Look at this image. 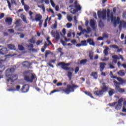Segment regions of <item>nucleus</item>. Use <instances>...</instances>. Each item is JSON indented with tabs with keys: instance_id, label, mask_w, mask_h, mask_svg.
Segmentation results:
<instances>
[{
	"instance_id": "50",
	"label": "nucleus",
	"mask_w": 126,
	"mask_h": 126,
	"mask_svg": "<svg viewBox=\"0 0 126 126\" xmlns=\"http://www.w3.org/2000/svg\"><path fill=\"white\" fill-rule=\"evenodd\" d=\"M8 70L10 71V72H11L12 74L13 73V72L15 71V69L14 68H10L9 69H7Z\"/></svg>"
},
{
	"instance_id": "20",
	"label": "nucleus",
	"mask_w": 126,
	"mask_h": 126,
	"mask_svg": "<svg viewBox=\"0 0 126 126\" xmlns=\"http://www.w3.org/2000/svg\"><path fill=\"white\" fill-rule=\"evenodd\" d=\"M117 74L119 76H125L126 73H125V70H120L117 72Z\"/></svg>"
},
{
	"instance_id": "29",
	"label": "nucleus",
	"mask_w": 126,
	"mask_h": 126,
	"mask_svg": "<svg viewBox=\"0 0 126 126\" xmlns=\"http://www.w3.org/2000/svg\"><path fill=\"white\" fill-rule=\"evenodd\" d=\"M88 62L87 59H83L80 61V64H85Z\"/></svg>"
},
{
	"instance_id": "4",
	"label": "nucleus",
	"mask_w": 126,
	"mask_h": 126,
	"mask_svg": "<svg viewBox=\"0 0 126 126\" xmlns=\"http://www.w3.org/2000/svg\"><path fill=\"white\" fill-rule=\"evenodd\" d=\"M78 87H79V86L72 84V85H67V88L65 89H63V88H61L60 89H61L63 92L66 93V94H69L70 92H73L74 89H76V88H78Z\"/></svg>"
},
{
	"instance_id": "10",
	"label": "nucleus",
	"mask_w": 126,
	"mask_h": 126,
	"mask_svg": "<svg viewBox=\"0 0 126 126\" xmlns=\"http://www.w3.org/2000/svg\"><path fill=\"white\" fill-rule=\"evenodd\" d=\"M106 65H107V64L105 63L101 62L99 63V70L100 72H102L104 70L105 67H106Z\"/></svg>"
},
{
	"instance_id": "27",
	"label": "nucleus",
	"mask_w": 126,
	"mask_h": 126,
	"mask_svg": "<svg viewBox=\"0 0 126 126\" xmlns=\"http://www.w3.org/2000/svg\"><path fill=\"white\" fill-rule=\"evenodd\" d=\"M85 94H86V95H87L88 96H90V97H91V98H92V99H94V97L92 96V94H91V93H90V92H84Z\"/></svg>"
},
{
	"instance_id": "9",
	"label": "nucleus",
	"mask_w": 126,
	"mask_h": 126,
	"mask_svg": "<svg viewBox=\"0 0 126 126\" xmlns=\"http://www.w3.org/2000/svg\"><path fill=\"white\" fill-rule=\"evenodd\" d=\"M29 85L26 84L23 86L22 88L21 89V91L22 92V93H27L28 91H29Z\"/></svg>"
},
{
	"instance_id": "37",
	"label": "nucleus",
	"mask_w": 126,
	"mask_h": 126,
	"mask_svg": "<svg viewBox=\"0 0 126 126\" xmlns=\"http://www.w3.org/2000/svg\"><path fill=\"white\" fill-rule=\"evenodd\" d=\"M18 49L19 50V51H24V50H25V48H24L23 46H22L21 45H18Z\"/></svg>"
},
{
	"instance_id": "58",
	"label": "nucleus",
	"mask_w": 126,
	"mask_h": 126,
	"mask_svg": "<svg viewBox=\"0 0 126 126\" xmlns=\"http://www.w3.org/2000/svg\"><path fill=\"white\" fill-rule=\"evenodd\" d=\"M41 43H43L42 40H37L36 44L37 46H39V45H40Z\"/></svg>"
},
{
	"instance_id": "36",
	"label": "nucleus",
	"mask_w": 126,
	"mask_h": 126,
	"mask_svg": "<svg viewBox=\"0 0 126 126\" xmlns=\"http://www.w3.org/2000/svg\"><path fill=\"white\" fill-rule=\"evenodd\" d=\"M51 52L49 50H47L45 52V59H47V58H48V56H49V55H50Z\"/></svg>"
},
{
	"instance_id": "51",
	"label": "nucleus",
	"mask_w": 126,
	"mask_h": 126,
	"mask_svg": "<svg viewBox=\"0 0 126 126\" xmlns=\"http://www.w3.org/2000/svg\"><path fill=\"white\" fill-rule=\"evenodd\" d=\"M46 40H47V43H49L50 45H53V43H52V42L50 40V37H47Z\"/></svg>"
},
{
	"instance_id": "59",
	"label": "nucleus",
	"mask_w": 126,
	"mask_h": 126,
	"mask_svg": "<svg viewBox=\"0 0 126 126\" xmlns=\"http://www.w3.org/2000/svg\"><path fill=\"white\" fill-rule=\"evenodd\" d=\"M57 16L58 17V20H61L62 19V17H63V16H62V14L59 13L57 14Z\"/></svg>"
},
{
	"instance_id": "35",
	"label": "nucleus",
	"mask_w": 126,
	"mask_h": 126,
	"mask_svg": "<svg viewBox=\"0 0 126 126\" xmlns=\"http://www.w3.org/2000/svg\"><path fill=\"white\" fill-rule=\"evenodd\" d=\"M102 37L104 38H106V39H108L109 38V34L104 32L102 34Z\"/></svg>"
},
{
	"instance_id": "8",
	"label": "nucleus",
	"mask_w": 126,
	"mask_h": 126,
	"mask_svg": "<svg viewBox=\"0 0 126 126\" xmlns=\"http://www.w3.org/2000/svg\"><path fill=\"white\" fill-rule=\"evenodd\" d=\"M51 34L54 38H55L57 41L60 40L61 36H60V33L58 31H56V32L52 31Z\"/></svg>"
},
{
	"instance_id": "26",
	"label": "nucleus",
	"mask_w": 126,
	"mask_h": 126,
	"mask_svg": "<svg viewBox=\"0 0 126 126\" xmlns=\"http://www.w3.org/2000/svg\"><path fill=\"white\" fill-rule=\"evenodd\" d=\"M51 63H56V60H51L50 62H49V63H47V65H49L51 67H52V68H54V65L52 64Z\"/></svg>"
},
{
	"instance_id": "45",
	"label": "nucleus",
	"mask_w": 126,
	"mask_h": 126,
	"mask_svg": "<svg viewBox=\"0 0 126 126\" xmlns=\"http://www.w3.org/2000/svg\"><path fill=\"white\" fill-rule=\"evenodd\" d=\"M38 7L42 8L43 11H45V5L44 4H42L41 5H38Z\"/></svg>"
},
{
	"instance_id": "24",
	"label": "nucleus",
	"mask_w": 126,
	"mask_h": 126,
	"mask_svg": "<svg viewBox=\"0 0 126 126\" xmlns=\"http://www.w3.org/2000/svg\"><path fill=\"white\" fill-rule=\"evenodd\" d=\"M110 91L108 92L109 96H112L114 94H115V90L112 88H110Z\"/></svg>"
},
{
	"instance_id": "61",
	"label": "nucleus",
	"mask_w": 126,
	"mask_h": 126,
	"mask_svg": "<svg viewBox=\"0 0 126 126\" xmlns=\"http://www.w3.org/2000/svg\"><path fill=\"white\" fill-rule=\"evenodd\" d=\"M7 82H9V81H10L11 82H13V79H12V78H8L7 79Z\"/></svg>"
},
{
	"instance_id": "19",
	"label": "nucleus",
	"mask_w": 126,
	"mask_h": 126,
	"mask_svg": "<svg viewBox=\"0 0 126 126\" xmlns=\"http://www.w3.org/2000/svg\"><path fill=\"white\" fill-rule=\"evenodd\" d=\"M91 76H93L94 79H97L98 78V73L97 72H92L90 74Z\"/></svg>"
},
{
	"instance_id": "48",
	"label": "nucleus",
	"mask_w": 126,
	"mask_h": 126,
	"mask_svg": "<svg viewBox=\"0 0 126 126\" xmlns=\"http://www.w3.org/2000/svg\"><path fill=\"white\" fill-rule=\"evenodd\" d=\"M56 92H60V91L59 90H54L51 92L50 95H52V94H54V93H56Z\"/></svg>"
},
{
	"instance_id": "23",
	"label": "nucleus",
	"mask_w": 126,
	"mask_h": 126,
	"mask_svg": "<svg viewBox=\"0 0 126 126\" xmlns=\"http://www.w3.org/2000/svg\"><path fill=\"white\" fill-rule=\"evenodd\" d=\"M23 66H25L26 67L29 68V67H30V63L28 61H25L23 62Z\"/></svg>"
},
{
	"instance_id": "3",
	"label": "nucleus",
	"mask_w": 126,
	"mask_h": 126,
	"mask_svg": "<svg viewBox=\"0 0 126 126\" xmlns=\"http://www.w3.org/2000/svg\"><path fill=\"white\" fill-rule=\"evenodd\" d=\"M69 7H73L71 8L70 9V12L72 13V14H75V13H77L78 11H80V10H81V6H80L78 3V1L77 0H75L73 5H70Z\"/></svg>"
},
{
	"instance_id": "12",
	"label": "nucleus",
	"mask_w": 126,
	"mask_h": 126,
	"mask_svg": "<svg viewBox=\"0 0 126 126\" xmlns=\"http://www.w3.org/2000/svg\"><path fill=\"white\" fill-rule=\"evenodd\" d=\"M12 20L13 19L11 18H6L5 22L6 25H8V26H10V25H11V24H12Z\"/></svg>"
},
{
	"instance_id": "55",
	"label": "nucleus",
	"mask_w": 126,
	"mask_h": 126,
	"mask_svg": "<svg viewBox=\"0 0 126 126\" xmlns=\"http://www.w3.org/2000/svg\"><path fill=\"white\" fill-rule=\"evenodd\" d=\"M50 3L53 7H55V6H56V4H55V2H54L53 0H50Z\"/></svg>"
},
{
	"instance_id": "52",
	"label": "nucleus",
	"mask_w": 126,
	"mask_h": 126,
	"mask_svg": "<svg viewBox=\"0 0 126 126\" xmlns=\"http://www.w3.org/2000/svg\"><path fill=\"white\" fill-rule=\"evenodd\" d=\"M79 71V67L76 66L75 68V74H76Z\"/></svg>"
},
{
	"instance_id": "30",
	"label": "nucleus",
	"mask_w": 126,
	"mask_h": 126,
	"mask_svg": "<svg viewBox=\"0 0 126 126\" xmlns=\"http://www.w3.org/2000/svg\"><path fill=\"white\" fill-rule=\"evenodd\" d=\"M94 53L91 52H89V58H90V61H93V55H94Z\"/></svg>"
},
{
	"instance_id": "62",
	"label": "nucleus",
	"mask_w": 126,
	"mask_h": 126,
	"mask_svg": "<svg viewBox=\"0 0 126 126\" xmlns=\"http://www.w3.org/2000/svg\"><path fill=\"white\" fill-rule=\"evenodd\" d=\"M30 70H27V71H25L24 72H23V74L25 75V74H27L28 73H29L30 72Z\"/></svg>"
},
{
	"instance_id": "47",
	"label": "nucleus",
	"mask_w": 126,
	"mask_h": 126,
	"mask_svg": "<svg viewBox=\"0 0 126 126\" xmlns=\"http://www.w3.org/2000/svg\"><path fill=\"white\" fill-rule=\"evenodd\" d=\"M67 19L68 21H69V22H71V21H72V17L70 16H68L67 17Z\"/></svg>"
},
{
	"instance_id": "28",
	"label": "nucleus",
	"mask_w": 126,
	"mask_h": 126,
	"mask_svg": "<svg viewBox=\"0 0 126 126\" xmlns=\"http://www.w3.org/2000/svg\"><path fill=\"white\" fill-rule=\"evenodd\" d=\"M109 50V47H106L105 49L103 51V54L105 55V56H108L109 52L108 50Z\"/></svg>"
},
{
	"instance_id": "14",
	"label": "nucleus",
	"mask_w": 126,
	"mask_h": 126,
	"mask_svg": "<svg viewBox=\"0 0 126 126\" xmlns=\"http://www.w3.org/2000/svg\"><path fill=\"white\" fill-rule=\"evenodd\" d=\"M115 90H117L119 93H124L125 92V89L121 88L119 86H116Z\"/></svg>"
},
{
	"instance_id": "31",
	"label": "nucleus",
	"mask_w": 126,
	"mask_h": 126,
	"mask_svg": "<svg viewBox=\"0 0 126 126\" xmlns=\"http://www.w3.org/2000/svg\"><path fill=\"white\" fill-rule=\"evenodd\" d=\"M122 107H123V105H122L121 104H119L118 103L115 107V109L116 110L119 111V110H121V109H122Z\"/></svg>"
},
{
	"instance_id": "21",
	"label": "nucleus",
	"mask_w": 126,
	"mask_h": 126,
	"mask_svg": "<svg viewBox=\"0 0 126 126\" xmlns=\"http://www.w3.org/2000/svg\"><path fill=\"white\" fill-rule=\"evenodd\" d=\"M87 43H89L91 46H95V42L91 38H88L87 40Z\"/></svg>"
},
{
	"instance_id": "43",
	"label": "nucleus",
	"mask_w": 126,
	"mask_h": 126,
	"mask_svg": "<svg viewBox=\"0 0 126 126\" xmlns=\"http://www.w3.org/2000/svg\"><path fill=\"white\" fill-rule=\"evenodd\" d=\"M29 42H30V43H32V44H35V43H36L34 40V37H32V38L29 40Z\"/></svg>"
},
{
	"instance_id": "33",
	"label": "nucleus",
	"mask_w": 126,
	"mask_h": 126,
	"mask_svg": "<svg viewBox=\"0 0 126 126\" xmlns=\"http://www.w3.org/2000/svg\"><path fill=\"white\" fill-rule=\"evenodd\" d=\"M110 48H111V49H116L117 50V49H119V46H118L117 45L114 44L110 45Z\"/></svg>"
},
{
	"instance_id": "44",
	"label": "nucleus",
	"mask_w": 126,
	"mask_h": 126,
	"mask_svg": "<svg viewBox=\"0 0 126 126\" xmlns=\"http://www.w3.org/2000/svg\"><path fill=\"white\" fill-rule=\"evenodd\" d=\"M124 101V100L123 99V98H121L120 99H119L118 101V104H120V105H123V104L122 103H123V101Z\"/></svg>"
},
{
	"instance_id": "18",
	"label": "nucleus",
	"mask_w": 126,
	"mask_h": 126,
	"mask_svg": "<svg viewBox=\"0 0 126 126\" xmlns=\"http://www.w3.org/2000/svg\"><path fill=\"white\" fill-rule=\"evenodd\" d=\"M7 49L6 48H3L1 49H0V54L1 55H5V54H7Z\"/></svg>"
},
{
	"instance_id": "38",
	"label": "nucleus",
	"mask_w": 126,
	"mask_h": 126,
	"mask_svg": "<svg viewBox=\"0 0 126 126\" xmlns=\"http://www.w3.org/2000/svg\"><path fill=\"white\" fill-rule=\"evenodd\" d=\"M99 27H100V28H103V27H104V23H103V22H102L101 20H100L99 21Z\"/></svg>"
},
{
	"instance_id": "13",
	"label": "nucleus",
	"mask_w": 126,
	"mask_h": 126,
	"mask_svg": "<svg viewBox=\"0 0 126 126\" xmlns=\"http://www.w3.org/2000/svg\"><path fill=\"white\" fill-rule=\"evenodd\" d=\"M94 94L96 95V96H102L104 94L103 91L102 90L99 91H95L94 92Z\"/></svg>"
},
{
	"instance_id": "54",
	"label": "nucleus",
	"mask_w": 126,
	"mask_h": 126,
	"mask_svg": "<svg viewBox=\"0 0 126 126\" xmlns=\"http://www.w3.org/2000/svg\"><path fill=\"white\" fill-rule=\"evenodd\" d=\"M8 32H9L10 34H13V33H14V30L13 29H8L7 30Z\"/></svg>"
},
{
	"instance_id": "60",
	"label": "nucleus",
	"mask_w": 126,
	"mask_h": 126,
	"mask_svg": "<svg viewBox=\"0 0 126 126\" xmlns=\"http://www.w3.org/2000/svg\"><path fill=\"white\" fill-rule=\"evenodd\" d=\"M48 20V18H47L44 22V28H46V27H47V26L48 25V24L47 23V20Z\"/></svg>"
},
{
	"instance_id": "39",
	"label": "nucleus",
	"mask_w": 126,
	"mask_h": 126,
	"mask_svg": "<svg viewBox=\"0 0 126 126\" xmlns=\"http://www.w3.org/2000/svg\"><path fill=\"white\" fill-rule=\"evenodd\" d=\"M108 65L109 66V68L111 69H114V68H115V66H114L115 65V64H113V63H108Z\"/></svg>"
},
{
	"instance_id": "11",
	"label": "nucleus",
	"mask_w": 126,
	"mask_h": 126,
	"mask_svg": "<svg viewBox=\"0 0 126 126\" xmlns=\"http://www.w3.org/2000/svg\"><path fill=\"white\" fill-rule=\"evenodd\" d=\"M112 59H113L112 62L111 63L113 64H117V60H120V58L117 55H114L112 56Z\"/></svg>"
},
{
	"instance_id": "64",
	"label": "nucleus",
	"mask_w": 126,
	"mask_h": 126,
	"mask_svg": "<svg viewBox=\"0 0 126 126\" xmlns=\"http://www.w3.org/2000/svg\"><path fill=\"white\" fill-rule=\"evenodd\" d=\"M60 42H61V43H62V45H63V46H65V42H64V41L61 39L60 40Z\"/></svg>"
},
{
	"instance_id": "22",
	"label": "nucleus",
	"mask_w": 126,
	"mask_h": 126,
	"mask_svg": "<svg viewBox=\"0 0 126 126\" xmlns=\"http://www.w3.org/2000/svg\"><path fill=\"white\" fill-rule=\"evenodd\" d=\"M21 22V20L19 19L17 20L16 22H15V24L16 26H15V28H17V27H19V26H21V24H20V22Z\"/></svg>"
},
{
	"instance_id": "15",
	"label": "nucleus",
	"mask_w": 126,
	"mask_h": 126,
	"mask_svg": "<svg viewBox=\"0 0 126 126\" xmlns=\"http://www.w3.org/2000/svg\"><path fill=\"white\" fill-rule=\"evenodd\" d=\"M5 69V66L2 64V63L0 62V75H1L3 71Z\"/></svg>"
},
{
	"instance_id": "7",
	"label": "nucleus",
	"mask_w": 126,
	"mask_h": 126,
	"mask_svg": "<svg viewBox=\"0 0 126 126\" xmlns=\"http://www.w3.org/2000/svg\"><path fill=\"white\" fill-rule=\"evenodd\" d=\"M25 80L28 82H33V81L36 78V75L32 74L31 78L27 75H24Z\"/></svg>"
},
{
	"instance_id": "2",
	"label": "nucleus",
	"mask_w": 126,
	"mask_h": 126,
	"mask_svg": "<svg viewBox=\"0 0 126 126\" xmlns=\"http://www.w3.org/2000/svg\"><path fill=\"white\" fill-rule=\"evenodd\" d=\"M29 14L30 16V17L32 21H36V22H39L38 25L39 27H42V25H43V22H44V20H42L43 18V16L40 14H37L35 15V19H34V16H33V14H34V13L32 12L31 11H29Z\"/></svg>"
},
{
	"instance_id": "17",
	"label": "nucleus",
	"mask_w": 126,
	"mask_h": 126,
	"mask_svg": "<svg viewBox=\"0 0 126 126\" xmlns=\"http://www.w3.org/2000/svg\"><path fill=\"white\" fill-rule=\"evenodd\" d=\"M90 25L93 29L95 30V20L91 19L90 21Z\"/></svg>"
},
{
	"instance_id": "53",
	"label": "nucleus",
	"mask_w": 126,
	"mask_h": 126,
	"mask_svg": "<svg viewBox=\"0 0 126 126\" xmlns=\"http://www.w3.org/2000/svg\"><path fill=\"white\" fill-rule=\"evenodd\" d=\"M117 103V102L110 103H109V106H110L111 107H114Z\"/></svg>"
},
{
	"instance_id": "56",
	"label": "nucleus",
	"mask_w": 126,
	"mask_h": 126,
	"mask_svg": "<svg viewBox=\"0 0 126 126\" xmlns=\"http://www.w3.org/2000/svg\"><path fill=\"white\" fill-rule=\"evenodd\" d=\"M8 48L9 49H11V50H12V49H14L15 46H14V45H13L12 44H9L8 45Z\"/></svg>"
},
{
	"instance_id": "57",
	"label": "nucleus",
	"mask_w": 126,
	"mask_h": 126,
	"mask_svg": "<svg viewBox=\"0 0 126 126\" xmlns=\"http://www.w3.org/2000/svg\"><path fill=\"white\" fill-rule=\"evenodd\" d=\"M27 47L28 49H29L30 48H34V46L32 44H30L29 45H28L27 46Z\"/></svg>"
},
{
	"instance_id": "63",
	"label": "nucleus",
	"mask_w": 126,
	"mask_h": 126,
	"mask_svg": "<svg viewBox=\"0 0 126 126\" xmlns=\"http://www.w3.org/2000/svg\"><path fill=\"white\" fill-rule=\"evenodd\" d=\"M17 31H20V32H23V28H19L17 29Z\"/></svg>"
},
{
	"instance_id": "5",
	"label": "nucleus",
	"mask_w": 126,
	"mask_h": 126,
	"mask_svg": "<svg viewBox=\"0 0 126 126\" xmlns=\"http://www.w3.org/2000/svg\"><path fill=\"white\" fill-rule=\"evenodd\" d=\"M57 65L58 66H61V68L64 69V70H69L70 71H73L74 69L73 67H68L70 65V63H65L64 62H60L58 63Z\"/></svg>"
},
{
	"instance_id": "32",
	"label": "nucleus",
	"mask_w": 126,
	"mask_h": 126,
	"mask_svg": "<svg viewBox=\"0 0 126 126\" xmlns=\"http://www.w3.org/2000/svg\"><path fill=\"white\" fill-rule=\"evenodd\" d=\"M67 75L69 80H71V76H72V72H71L70 71H68Z\"/></svg>"
},
{
	"instance_id": "41",
	"label": "nucleus",
	"mask_w": 126,
	"mask_h": 126,
	"mask_svg": "<svg viewBox=\"0 0 126 126\" xmlns=\"http://www.w3.org/2000/svg\"><path fill=\"white\" fill-rule=\"evenodd\" d=\"M24 5V9L26 10V11H28L29 9H30V7L26 4Z\"/></svg>"
},
{
	"instance_id": "1",
	"label": "nucleus",
	"mask_w": 126,
	"mask_h": 126,
	"mask_svg": "<svg viewBox=\"0 0 126 126\" xmlns=\"http://www.w3.org/2000/svg\"><path fill=\"white\" fill-rule=\"evenodd\" d=\"M106 14L108 18H110V17L111 22H113L114 27H117V25L120 24L119 26V29L120 30H122V28H123V27L126 28V22L124 21H120L121 18H120V17H117V19H116V17H114V13H113V12H111V10H110V9H107Z\"/></svg>"
},
{
	"instance_id": "49",
	"label": "nucleus",
	"mask_w": 126,
	"mask_h": 126,
	"mask_svg": "<svg viewBox=\"0 0 126 126\" xmlns=\"http://www.w3.org/2000/svg\"><path fill=\"white\" fill-rule=\"evenodd\" d=\"M71 43H72V44H73V45H76V44H77V42L76 41V40L75 39H73L72 40H71Z\"/></svg>"
},
{
	"instance_id": "34",
	"label": "nucleus",
	"mask_w": 126,
	"mask_h": 126,
	"mask_svg": "<svg viewBox=\"0 0 126 126\" xmlns=\"http://www.w3.org/2000/svg\"><path fill=\"white\" fill-rule=\"evenodd\" d=\"M21 17L24 22H26V23H27V20H26V16H25V15H21Z\"/></svg>"
},
{
	"instance_id": "25",
	"label": "nucleus",
	"mask_w": 126,
	"mask_h": 126,
	"mask_svg": "<svg viewBox=\"0 0 126 126\" xmlns=\"http://www.w3.org/2000/svg\"><path fill=\"white\" fill-rule=\"evenodd\" d=\"M5 74L7 77H8V76H11V75H12V73L9 71V70L7 69L5 72Z\"/></svg>"
},
{
	"instance_id": "42",
	"label": "nucleus",
	"mask_w": 126,
	"mask_h": 126,
	"mask_svg": "<svg viewBox=\"0 0 126 126\" xmlns=\"http://www.w3.org/2000/svg\"><path fill=\"white\" fill-rule=\"evenodd\" d=\"M83 31L86 32L87 33H90V32H91V29L90 28V27H88L87 28V31L85 29L83 30Z\"/></svg>"
},
{
	"instance_id": "46",
	"label": "nucleus",
	"mask_w": 126,
	"mask_h": 126,
	"mask_svg": "<svg viewBox=\"0 0 126 126\" xmlns=\"http://www.w3.org/2000/svg\"><path fill=\"white\" fill-rule=\"evenodd\" d=\"M66 28H71V27L72 26V24L70 23H67L66 25Z\"/></svg>"
},
{
	"instance_id": "6",
	"label": "nucleus",
	"mask_w": 126,
	"mask_h": 126,
	"mask_svg": "<svg viewBox=\"0 0 126 126\" xmlns=\"http://www.w3.org/2000/svg\"><path fill=\"white\" fill-rule=\"evenodd\" d=\"M97 16L100 19L102 18L103 20H106V10L103 9L102 11H98Z\"/></svg>"
},
{
	"instance_id": "16",
	"label": "nucleus",
	"mask_w": 126,
	"mask_h": 126,
	"mask_svg": "<svg viewBox=\"0 0 126 126\" xmlns=\"http://www.w3.org/2000/svg\"><path fill=\"white\" fill-rule=\"evenodd\" d=\"M103 86L101 87V91L103 92V93H106L107 91H108V89H109V88L107 87V86L105 85V83H103Z\"/></svg>"
},
{
	"instance_id": "40",
	"label": "nucleus",
	"mask_w": 126,
	"mask_h": 126,
	"mask_svg": "<svg viewBox=\"0 0 126 126\" xmlns=\"http://www.w3.org/2000/svg\"><path fill=\"white\" fill-rule=\"evenodd\" d=\"M82 46H87V41L86 40H83L81 41Z\"/></svg>"
}]
</instances>
